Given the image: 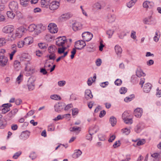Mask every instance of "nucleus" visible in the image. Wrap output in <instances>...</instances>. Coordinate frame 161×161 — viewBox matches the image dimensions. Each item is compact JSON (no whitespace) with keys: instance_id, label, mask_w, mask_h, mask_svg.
Instances as JSON below:
<instances>
[{"instance_id":"obj_1","label":"nucleus","mask_w":161,"mask_h":161,"mask_svg":"<svg viewBox=\"0 0 161 161\" xmlns=\"http://www.w3.org/2000/svg\"><path fill=\"white\" fill-rule=\"evenodd\" d=\"M9 8L12 11L17 13V15L21 14L20 13L17 11L18 8V3L15 1H13L11 2L9 4Z\"/></svg>"},{"instance_id":"obj_2","label":"nucleus","mask_w":161,"mask_h":161,"mask_svg":"<svg viewBox=\"0 0 161 161\" xmlns=\"http://www.w3.org/2000/svg\"><path fill=\"white\" fill-rule=\"evenodd\" d=\"M56 45L58 47L62 46L67 42V40L65 36H60L56 39Z\"/></svg>"},{"instance_id":"obj_3","label":"nucleus","mask_w":161,"mask_h":161,"mask_svg":"<svg viewBox=\"0 0 161 161\" xmlns=\"http://www.w3.org/2000/svg\"><path fill=\"white\" fill-rule=\"evenodd\" d=\"M82 36L84 41L89 42L92 38L93 35L90 32L87 31L83 33Z\"/></svg>"},{"instance_id":"obj_4","label":"nucleus","mask_w":161,"mask_h":161,"mask_svg":"<svg viewBox=\"0 0 161 161\" xmlns=\"http://www.w3.org/2000/svg\"><path fill=\"white\" fill-rule=\"evenodd\" d=\"M48 29L50 32L52 33H55L58 31V28L56 25L54 23H50L48 26Z\"/></svg>"},{"instance_id":"obj_5","label":"nucleus","mask_w":161,"mask_h":161,"mask_svg":"<svg viewBox=\"0 0 161 161\" xmlns=\"http://www.w3.org/2000/svg\"><path fill=\"white\" fill-rule=\"evenodd\" d=\"M65 104L64 103H58L54 106L55 111L57 112H60L65 107Z\"/></svg>"},{"instance_id":"obj_6","label":"nucleus","mask_w":161,"mask_h":161,"mask_svg":"<svg viewBox=\"0 0 161 161\" xmlns=\"http://www.w3.org/2000/svg\"><path fill=\"white\" fill-rule=\"evenodd\" d=\"M35 80V79L31 77L29 79L28 81V86L29 91H31L34 89V82Z\"/></svg>"},{"instance_id":"obj_7","label":"nucleus","mask_w":161,"mask_h":161,"mask_svg":"<svg viewBox=\"0 0 161 161\" xmlns=\"http://www.w3.org/2000/svg\"><path fill=\"white\" fill-rule=\"evenodd\" d=\"M82 28V25L80 23L75 22L72 24V29L74 31H77Z\"/></svg>"},{"instance_id":"obj_8","label":"nucleus","mask_w":161,"mask_h":161,"mask_svg":"<svg viewBox=\"0 0 161 161\" xmlns=\"http://www.w3.org/2000/svg\"><path fill=\"white\" fill-rule=\"evenodd\" d=\"M12 106V104L10 103H6L2 105L0 108L3 107L2 109V113L3 114H4L9 111L10 110V107Z\"/></svg>"},{"instance_id":"obj_9","label":"nucleus","mask_w":161,"mask_h":161,"mask_svg":"<svg viewBox=\"0 0 161 161\" xmlns=\"http://www.w3.org/2000/svg\"><path fill=\"white\" fill-rule=\"evenodd\" d=\"M59 5L58 2L53 1L50 3L49 8L51 10H54L58 8Z\"/></svg>"},{"instance_id":"obj_10","label":"nucleus","mask_w":161,"mask_h":161,"mask_svg":"<svg viewBox=\"0 0 161 161\" xmlns=\"http://www.w3.org/2000/svg\"><path fill=\"white\" fill-rule=\"evenodd\" d=\"M76 45L78 47H76L77 49L81 50L83 48L86 46L85 41L83 40H80L78 41L76 43Z\"/></svg>"},{"instance_id":"obj_11","label":"nucleus","mask_w":161,"mask_h":161,"mask_svg":"<svg viewBox=\"0 0 161 161\" xmlns=\"http://www.w3.org/2000/svg\"><path fill=\"white\" fill-rule=\"evenodd\" d=\"M36 33L38 34L46 29V27L42 24H39L36 25Z\"/></svg>"},{"instance_id":"obj_12","label":"nucleus","mask_w":161,"mask_h":161,"mask_svg":"<svg viewBox=\"0 0 161 161\" xmlns=\"http://www.w3.org/2000/svg\"><path fill=\"white\" fill-rule=\"evenodd\" d=\"M8 61L7 57L4 56H0V66L3 67L6 65Z\"/></svg>"},{"instance_id":"obj_13","label":"nucleus","mask_w":161,"mask_h":161,"mask_svg":"<svg viewBox=\"0 0 161 161\" xmlns=\"http://www.w3.org/2000/svg\"><path fill=\"white\" fill-rule=\"evenodd\" d=\"M18 109L15 108L10 111L7 114V118L8 120H10L14 117L15 114L17 113Z\"/></svg>"},{"instance_id":"obj_14","label":"nucleus","mask_w":161,"mask_h":161,"mask_svg":"<svg viewBox=\"0 0 161 161\" xmlns=\"http://www.w3.org/2000/svg\"><path fill=\"white\" fill-rule=\"evenodd\" d=\"M14 30L12 26L8 25L5 26L3 29V32L6 33H10Z\"/></svg>"},{"instance_id":"obj_15","label":"nucleus","mask_w":161,"mask_h":161,"mask_svg":"<svg viewBox=\"0 0 161 161\" xmlns=\"http://www.w3.org/2000/svg\"><path fill=\"white\" fill-rule=\"evenodd\" d=\"M24 31L25 30L23 28H19L18 29L15 34L16 36L19 38L21 37L23 35Z\"/></svg>"},{"instance_id":"obj_16","label":"nucleus","mask_w":161,"mask_h":161,"mask_svg":"<svg viewBox=\"0 0 161 161\" xmlns=\"http://www.w3.org/2000/svg\"><path fill=\"white\" fill-rule=\"evenodd\" d=\"M152 86L151 84L149 83L145 84L143 88V91L146 93L149 92L151 89Z\"/></svg>"},{"instance_id":"obj_17","label":"nucleus","mask_w":161,"mask_h":161,"mask_svg":"<svg viewBox=\"0 0 161 161\" xmlns=\"http://www.w3.org/2000/svg\"><path fill=\"white\" fill-rule=\"evenodd\" d=\"M24 41L25 43V45H28L33 42V38L31 37H28L25 38L24 39Z\"/></svg>"},{"instance_id":"obj_18","label":"nucleus","mask_w":161,"mask_h":161,"mask_svg":"<svg viewBox=\"0 0 161 161\" xmlns=\"http://www.w3.org/2000/svg\"><path fill=\"white\" fill-rule=\"evenodd\" d=\"M30 135V132L28 131L23 132L21 135L20 138L23 140L26 139L29 137Z\"/></svg>"},{"instance_id":"obj_19","label":"nucleus","mask_w":161,"mask_h":161,"mask_svg":"<svg viewBox=\"0 0 161 161\" xmlns=\"http://www.w3.org/2000/svg\"><path fill=\"white\" fill-rule=\"evenodd\" d=\"M85 96V98L87 100L90 98H92L93 97V96L92 94L91 90L88 89H87L86 90Z\"/></svg>"},{"instance_id":"obj_20","label":"nucleus","mask_w":161,"mask_h":161,"mask_svg":"<svg viewBox=\"0 0 161 161\" xmlns=\"http://www.w3.org/2000/svg\"><path fill=\"white\" fill-rule=\"evenodd\" d=\"M82 152L80 150H75L74 153L72 154V156L73 158H78L82 154Z\"/></svg>"},{"instance_id":"obj_21","label":"nucleus","mask_w":161,"mask_h":161,"mask_svg":"<svg viewBox=\"0 0 161 161\" xmlns=\"http://www.w3.org/2000/svg\"><path fill=\"white\" fill-rule=\"evenodd\" d=\"M51 0H41V3L42 7L48 8Z\"/></svg>"},{"instance_id":"obj_22","label":"nucleus","mask_w":161,"mask_h":161,"mask_svg":"<svg viewBox=\"0 0 161 161\" xmlns=\"http://www.w3.org/2000/svg\"><path fill=\"white\" fill-rule=\"evenodd\" d=\"M21 58L20 60H25L27 61H29L31 59V58L30 55L27 53H24L22 54Z\"/></svg>"},{"instance_id":"obj_23","label":"nucleus","mask_w":161,"mask_h":161,"mask_svg":"<svg viewBox=\"0 0 161 161\" xmlns=\"http://www.w3.org/2000/svg\"><path fill=\"white\" fill-rule=\"evenodd\" d=\"M115 19V17L114 15L108 14L107 16V20L108 22L112 23L114 22Z\"/></svg>"},{"instance_id":"obj_24","label":"nucleus","mask_w":161,"mask_h":161,"mask_svg":"<svg viewBox=\"0 0 161 161\" xmlns=\"http://www.w3.org/2000/svg\"><path fill=\"white\" fill-rule=\"evenodd\" d=\"M70 116V114H65L62 116L61 115H58L57 117L55 118L54 120L55 121H57L59 120L62 119L64 118H66L67 117H69Z\"/></svg>"},{"instance_id":"obj_25","label":"nucleus","mask_w":161,"mask_h":161,"mask_svg":"<svg viewBox=\"0 0 161 161\" xmlns=\"http://www.w3.org/2000/svg\"><path fill=\"white\" fill-rule=\"evenodd\" d=\"M30 0H20V4L23 7H27L28 6Z\"/></svg>"},{"instance_id":"obj_26","label":"nucleus","mask_w":161,"mask_h":161,"mask_svg":"<svg viewBox=\"0 0 161 161\" xmlns=\"http://www.w3.org/2000/svg\"><path fill=\"white\" fill-rule=\"evenodd\" d=\"M136 75L139 77L145 75V74L143 72L142 70L140 69H137L136 72Z\"/></svg>"},{"instance_id":"obj_27","label":"nucleus","mask_w":161,"mask_h":161,"mask_svg":"<svg viewBox=\"0 0 161 161\" xmlns=\"http://www.w3.org/2000/svg\"><path fill=\"white\" fill-rule=\"evenodd\" d=\"M89 134L86 135V138L88 140L91 141L92 139V136L94 134V133L92 132L91 130H89Z\"/></svg>"},{"instance_id":"obj_28","label":"nucleus","mask_w":161,"mask_h":161,"mask_svg":"<svg viewBox=\"0 0 161 161\" xmlns=\"http://www.w3.org/2000/svg\"><path fill=\"white\" fill-rule=\"evenodd\" d=\"M136 1L137 0H131L130 1L127 3V6L129 8H131L135 5Z\"/></svg>"},{"instance_id":"obj_29","label":"nucleus","mask_w":161,"mask_h":161,"mask_svg":"<svg viewBox=\"0 0 161 161\" xmlns=\"http://www.w3.org/2000/svg\"><path fill=\"white\" fill-rule=\"evenodd\" d=\"M110 122L112 126H114L116 123V119L115 118L114 116H112L110 118Z\"/></svg>"},{"instance_id":"obj_30","label":"nucleus","mask_w":161,"mask_h":161,"mask_svg":"<svg viewBox=\"0 0 161 161\" xmlns=\"http://www.w3.org/2000/svg\"><path fill=\"white\" fill-rule=\"evenodd\" d=\"M115 50L116 53L117 54H120L122 51V49L120 47L117 45H116L115 46Z\"/></svg>"},{"instance_id":"obj_31","label":"nucleus","mask_w":161,"mask_h":161,"mask_svg":"<svg viewBox=\"0 0 161 161\" xmlns=\"http://www.w3.org/2000/svg\"><path fill=\"white\" fill-rule=\"evenodd\" d=\"M36 25L34 24L30 25L28 28V30L29 31L32 32L35 31L36 32Z\"/></svg>"},{"instance_id":"obj_32","label":"nucleus","mask_w":161,"mask_h":161,"mask_svg":"<svg viewBox=\"0 0 161 161\" xmlns=\"http://www.w3.org/2000/svg\"><path fill=\"white\" fill-rule=\"evenodd\" d=\"M13 11H8L7 12V15L8 17L10 18L13 19L15 17V14L13 12Z\"/></svg>"},{"instance_id":"obj_33","label":"nucleus","mask_w":161,"mask_h":161,"mask_svg":"<svg viewBox=\"0 0 161 161\" xmlns=\"http://www.w3.org/2000/svg\"><path fill=\"white\" fill-rule=\"evenodd\" d=\"M130 115L127 112H125L122 114V117L123 119L130 118Z\"/></svg>"},{"instance_id":"obj_34","label":"nucleus","mask_w":161,"mask_h":161,"mask_svg":"<svg viewBox=\"0 0 161 161\" xmlns=\"http://www.w3.org/2000/svg\"><path fill=\"white\" fill-rule=\"evenodd\" d=\"M151 4L152 5V4H153L152 3L149 2L147 1H145L143 3V6L144 8H147L149 7V5Z\"/></svg>"},{"instance_id":"obj_35","label":"nucleus","mask_w":161,"mask_h":161,"mask_svg":"<svg viewBox=\"0 0 161 161\" xmlns=\"http://www.w3.org/2000/svg\"><path fill=\"white\" fill-rule=\"evenodd\" d=\"M50 98L53 100H61V97L58 95H51Z\"/></svg>"},{"instance_id":"obj_36","label":"nucleus","mask_w":161,"mask_h":161,"mask_svg":"<svg viewBox=\"0 0 161 161\" xmlns=\"http://www.w3.org/2000/svg\"><path fill=\"white\" fill-rule=\"evenodd\" d=\"M50 53V54L49 55H47V58H49L50 60H54L56 58V56L54 53Z\"/></svg>"},{"instance_id":"obj_37","label":"nucleus","mask_w":161,"mask_h":161,"mask_svg":"<svg viewBox=\"0 0 161 161\" xmlns=\"http://www.w3.org/2000/svg\"><path fill=\"white\" fill-rule=\"evenodd\" d=\"M6 42V40L3 38H0V47L4 46Z\"/></svg>"},{"instance_id":"obj_38","label":"nucleus","mask_w":161,"mask_h":161,"mask_svg":"<svg viewBox=\"0 0 161 161\" xmlns=\"http://www.w3.org/2000/svg\"><path fill=\"white\" fill-rule=\"evenodd\" d=\"M94 7L97 9H101L102 8L101 3L99 2H97L94 4Z\"/></svg>"},{"instance_id":"obj_39","label":"nucleus","mask_w":161,"mask_h":161,"mask_svg":"<svg viewBox=\"0 0 161 161\" xmlns=\"http://www.w3.org/2000/svg\"><path fill=\"white\" fill-rule=\"evenodd\" d=\"M114 33V31L111 30H109L106 31V34L108 36V38L111 37Z\"/></svg>"},{"instance_id":"obj_40","label":"nucleus","mask_w":161,"mask_h":161,"mask_svg":"<svg viewBox=\"0 0 161 161\" xmlns=\"http://www.w3.org/2000/svg\"><path fill=\"white\" fill-rule=\"evenodd\" d=\"M55 47L54 46H50L49 47L48 49V50L49 53H54V51L55 50Z\"/></svg>"},{"instance_id":"obj_41","label":"nucleus","mask_w":161,"mask_h":161,"mask_svg":"<svg viewBox=\"0 0 161 161\" xmlns=\"http://www.w3.org/2000/svg\"><path fill=\"white\" fill-rule=\"evenodd\" d=\"M123 120L124 122L126 124H131L133 122L132 119L131 118H127Z\"/></svg>"},{"instance_id":"obj_42","label":"nucleus","mask_w":161,"mask_h":161,"mask_svg":"<svg viewBox=\"0 0 161 161\" xmlns=\"http://www.w3.org/2000/svg\"><path fill=\"white\" fill-rule=\"evenodd\" d=\"M135 130L137 133H139L141 131V126L140 124H138L136 126L135 128Z\"/></svg>"},{"instance_id":"obj_43","label":"nucleus","mask_w":161,"mask_h":161,"mask_svg":"<svg viewBox=\"0 0 161 161\" xmlns=\"http://www.w3.org/2000/svg\"><path fill=\"white\" fill-rule=\"evenodd\" d=\"M99 129V127L97 126H95L93 128L90 129L89 130H91L94 133H96Z\"/></svg>"},{"instance_id":"obj_44","label":"nucleus","mask_w":161,"mask_h":161,"mask_svg":"<svg viewBox=\"0 0 161 161\" xmlns=\"http://www.w3.org/2000/svg\"><path fill=\"white\" fill-rule=\"evenodd\" d=\"M76 47H75V48H73L72 50V51L71 52V55L70 56L71 58L72 59H73L74 57V55L76 53Z\"/></svg>"},{"instance_id":"obj_45","label":"nucleus","mask_w":161,"mask_h":161,"mask_svg":"<svg viewBox=\"0 0 161 161\" xmlns=\"http://www.w3.org/2000/svg\"><path fill=\"white\" fill-rule=\"evenodd\" d=\"M122 131L123 133L126 135H128L130 132V130L127 128L122 129Z\"/></svg>"},{"instance_id":"obj_46","label":"nucleus","mask_w":161,"mask_h":161,"mask_svg":"<svg viewBox=\"0 0 161 161\" xmlns=\"http://www.w3.org/2000/svg\"><path fill=\"white\" fill-rule=\"evenodd\" d=\"M25 45V43L24 41L22 40L19 41L18 43V47L19 48H21Z\"/></svg>"},{"instance_id":"obj_47","label":"nucleus","mask_w":161,"mask_h":161,"mask_svg":"<svg viewBox=\"0 0 161 161\" xmlns=\"http://www.w3.org/2000/svg\"><path fill=\"white\" fill-rule=\"evenodd\" d=\"M38 46L41 49H45L47 48V46L43 43H40L38 44Z\"/></svg>"},{"instance_id":"obj_48","label":"nucleus","mask_w":161,"mask_h":161,"mask_svg":"<svg viewBox=\"0 0 161 161\" xmlns=\"http://www.w3.org/2000/svg\"><path fill=\"white\" fill-rule=\"evenodd\" d=\"M127 89L124 87H122L119 90V92L121 94H125L127 92Z\"/></svg>"},{"instance_id":"obj_49","label":"nucleus","mask_w":161,"mask_h":161,"mask_svg":"<svg viewBox=\"0 0 161 161\" xmlns=\"http://www.w3.org/2000/svg\"><path fill=\"white\" fill-rule=\"evenodd\" d=\"M151 156L153 158H154L155 159L159 158L160 157L159 154L158 153H155L153 154H152Z\"/></svg>"},{"instance_id":"obj_50","label":"nucleus","mask_w":161,"mask_h":161,"mask_svg":"<svg viewBox=\"0 0 161 161\" xmlns=\"http://www.w3.org/2000/svg\"><path fill=\"white\" fill-rule=\"evenodd\" d=\"M159 37L160 36L159 35H158L157 32H156L155 35L153 37L154 41L156 42H158L159 40Z\"/></svg>"},{"instance_id":"obj_51","label":"nucleus","mask_w":161,"mask_h":161,"mask_svg":"<svg viewBox=\"0 0 161 161\" xmlns=\"http://www.w3.org/2000/svg\"><path fill=\"white\" fill-rule=\"evenodd\" d=\"M95 81V80H94L92 77H90L87 80V84L88 86H90L92 85V82Z\"/></svg>"},{"instance_id":"obj_52","label":"nucleus","mask_w":161,"mask_h":161,"mask_svg":"<svg viewBox=\"0 0 161 161\" xmlns=\"http://www.w3.org/2000/svg\"><path fill=\"white\" fill-rule=\"evenodd\" d=\"M80 128L77 127H74L70 128V131H76L79 130L80 131Z\"/></svg>"},{"instance_id":"obj_53","label":"nucleus","mask_w":161,"mask_h":161,"mask_svg":"<svg viewBox=\"0 0 161 161\" xmlns=\"http://www.w3.org/2000/svg\"><path fill=\"white\" fill-rule=\"evenodd\" d=\"M98 137L100 141H103L105 140V136L102 134H100L98 135Z\"/></svg>"},{"instance_id":"obj_54","label":"nucleus","mask_w":161,"mask_h":161,"mask_svg":"<svg viewBox=\"0 0 161 161\" xmlns=\"http://www.w3.org/2000/svg\"><path fill=\"white\" fill-rule=\"evenodd\" d=\"M115 84L117 86H120L122 84V81L120 79H117L114 82Z\"/></svg>"},{"instance_id":"obj_55","label":"nucleus","mask_w":161,"mask_h":161,"mask_svg":"<svg viewBox=\"0 0 161 161\" xmlns=\"http://www.w3.org/2000/svg\"><path fill=\"white\" fill-rule=\"evenodd\" d=\"M66 83V82L64 80H61L59 81L58 82V85L60 86H64Z\"/></svg>"},{"instance_id":"obj_56","label":"nucleus","mask_w":161,"mask_h":161,"mask_svg":"<svg viewBox=\"0 0 161 161\" xmlns=\"http://www.w3.org/2000/svg\"><path fill=\"white\" fill-rule=\"evenodd\" d=\"M145 143V141L144 139L139 140L137 142L136 145L137 146H140L144 144Z\"/></svg>"},{"instance_id":"obj_57","label":"nucleus","mask_w":161,"mask_h":161,"mask_svg":"<svg viewBox=\"0 0 161 161\" xmlns=\"http://www.w3.org/2000/svg\"><path fill=\"white\" fill-rule=\"evenodd\" d=\"M21 153V152L20 151L17 152L14 155L13 158L15 159H17Z\"/></svg>"},{"instance_id":"obj_58","label":"nucleus","mask_w":161,"mask_h":161,"mask_svg":"<svg viewBox=\"0 0 161 161\" xmlns=\"http://www.w3.org/2000/svg\"><path fill=\"white\" fill-rule=\"evenodd\" d=\"M156 96L158 97H161V90H159L158 88L157 89Z\"/></svg>"},{"instance_id":"obj_59","label":"nucleus","mask_w":161,"mask_h":161,"mask_svg":"<svg viewBox=\"0 0 161 161\" xmlns=\"http://www.w3.org/2000/svg\"><path fill=\"white\" fill-rule=\"evenodd\" d=\"M78 113V110L77 108H74L72 110L73 116L76 115Z\"/></svg>"},{"instance_id":"obj_60","label":"nucleus","mask_w":161,"mask_h":161,"mask_svg":"<svg viewBox=\"0 0 161 161\" xmlns=\"http://www.w3.org/2000/svg\"><path fill=\"white\" fill-rule=\"evenodd\" d=\"M40 72L44 75H45L47 73V72L45 68H41Z\"/></svg>"},{"instance_id":"obj_61","label":"nucleus","mask_w":161,"mask_h":161,"mask_svg":"<svg viewBox=\"0 0 161 161\" xmlns=\"http://www.w3.org/2000/svg\"><path fill=\"white\" fill-rule=\"evenodd\" d=\"M120 142L119 141H118L114 143V144L113 145V147L114 148H115L116 147H117L119 146H120Z\"/></svg>"},{"instance_id":"obj_62","label":"nucleus","mask_w":161,"mask_h":161,"mask_svg":"<svg viewBox=\"0 0 161 161\" xmlns=\"http://www.w3.org/2000/svg\"><path fill=\"white\" fill-rule=\"evenodd\" d=\"M130 154L127 155L126 156V158L125 159H122L120 161H129V160L131 159L130 158Z\"/></svg>"},{"instance_id":"obj_63","label":"nucleus","mask_w":161,"mask_h":161,"mask_svg":"<svg viewBox=\"0 0 161 161\" xmlns=\"http://www.w3.org/2000/svg\"><path fill=\"white\" fill-rule=\"evenodd\" d=\"M64 49H63L62 47H59L58 48V52L59 54H61L64 53Z\"/></svg>"},{"instance_id":"obj_64","label":"nucleus","mask_w":161,"mask_h":161,"mask_svg":"<svg viewBox=\"0 0 161 161\" xmlns=\"http://www.w3.org/2000/svg\"><path fill=\"white\" fill-rule=\"evenodd\" d=\"M36 155L35 153L33 152L31 153L30 155V157L31 158V159L33 160L36 157Z\"/></svg>"}]
</instances>
